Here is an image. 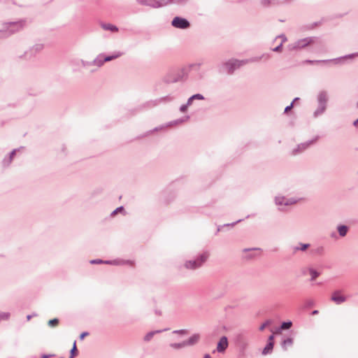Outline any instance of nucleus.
Masks as SVG:
<instances>
[{
	"instance_id": "f257e3e1",
	"label": "nucleus",
	"mask_w": 358,
	"mask_h": 358,
	"mask_svg": "<svg viewBox=\"0 0 358 358\" xmlns=\"http://www.w3.org/2000/svg\"><path fill=\"white\" fill-rule=\"evenodd\" d=\"M189 1V0H136V2L141 6L158 8L170 4L184 5Z\"/></svg>"
},
{
	"instance_id": "f03ea898",
	"label": "nucleus",
	"mask_w": 358,
	"mask_h": 358,
	"mask_svg": "<svg viewBox=\"0 0 358 358\" xmlns=\"http://www.w3.org/2000/svg\"><path fill=\"white\" fill-rule=\"evenodd\" d=\"M26 25L25 20L10 22L5 24L4 29L0 30V38L6 37L22 30Z\"/></svg>"
},
{
	"instance_id": "7ed1b4c3",
	"label": "nucleus",
	"mask_w": 358,
	"mask_h": 358,
	"mask_svg": "<svg viewBox=\"0 0 358 358\" xmlns=\"http://www.w3.org/2000/svg\"><path fill=\"white\" fill-rule=\"evenodd\" d=\"M329 96L327 91L322 90L317 95V108L313 113V117H317L326 111Z\"/></svg>"
},
{
	"instance_id": "20e7f679",
	"label": "nucleus",
	"mask_w": 358,
	"mask_h": 358,
	"mask_svg": "<svg viewBox=\"0 0 358 358\" xmlns=\"http://www.w3.org/2000/svg\"><path fill=\"white\" fill-rule=\"evenodd\" d=\"M209 257V253L204 252L196 258L187 260L184 264V267L189 270H195L201 267Z\"/></svg>"
},
{
	"instance_id": "39448f33",
	"label": "nucleus",
	"mask_w": 358,
	"mask_h": 358,
	"mask_svg": "<svg viewBox=\"0 0 358 358\" xmlns=\"http://www.w3.org/2000/svg\"><path fill=\"white\" fill-rule=\"evenodd\" d=\"M317 41V38L315 36L306 37L304 38L299 39L296 41L289 43L287 45V49L289 51L299 50L305 48L309 45L314 44Z\"/></svg>"
},
{
	"instance_id": "423d86ee",
	"label": "nucleus",
	"mask_w": 358,
	"mask_h": 358,
	"mask_svg": "<svg viewBox=\"0 0 358 358\" xmlns=\"http://www.w3.org/2000/svg\"><path fill=\"white\" fill-rule=\"evenodd\" d=\"M248 63H250L249 59L242 60L230 59L223 63L222 67L229 74H231L234 72V71Z\"/></svg>"
},
{
	"instance_id": "0eeeda50",
	"label": "nucleus",
	"mask_w": 358,
	"mask_h": 358,
	"mask_svg": "<svg viewBox=\"0 0 358 358\" xmlns=\"http://www.w3.org/2000/svg\"><path fill=\"white\" fill-rule=\"evenodd\" d=\"M122 55L123 52L120 51H116L113 52L111 55L106 57L103 54H100L93 61L90 62V66H96L97 68H99L102 66L105 62H110L115 59H117L121 57Z\"/></svg>"
},
{
	"instance_id": "6e6552de",
	"label": "nucleus",
	"mask_w": 358,
	"mask_h": 358,
	"mask_svg": "<svg viewBox=\"0 0 358 358\" xmlns=\"http://www.w3.org/2000/svg\"><path fill=\"white\" fill-rule=\"evenodd\" d=\"M275 204L278 206L280 211H285V207L294 204L296 200L294 198H287L284 196L278 195L274 199Z\"/></svg>"
},
{
	"instance_id": "1a4fd4ad",
	"label": "nucleus",
	"mask_w": 358,
	"mask_h": 358,
	"mask_svg": "<svg viewBox=\"0 0 358 358\" xmlns=\"http://www.w3.org/2000/svg\"><path fill=\"white\" fill-rule=\"evenodd\" d=\"M358 57V52L352 53L350 55H345L343 57H341L334 59H324V60H310L307 59L303 62V64H319V63H327L329 62H334L335 63H338V62L345 60L347 59H354Z\"/></svg>"
},
{
	"instance_id": "9d476101",
	"label": "nucleus",
	"mask_w": 358,
	"mask_h": 358,
	"mask_svg": "<svg viewBox=\"0 0 358 358\" xmlns=\"http://www.w3.org/2000/svg\"><path fill=\"white\" fill-rule=\"evenodd\" d=\"M318 138H319L318 136H315L311 140H309L308 141H306L304 143H301L297 145L296 147L294 148L292 150L291 154L292 155H297L299 154L302 153L306 150H307L308 148H310L312 145L315 143L317 141Z\"/></svg>"
},
{
	"instance_id": "9b49d317",
	"label": "nucleus",
	"mask_w": 358,
	"mask_h": 358,
	"mask_svg": "<svg viewBox=\"0 0 358 358\" xmlns=\"http://www.w3.org/2000/svg\"><path fill=\"white\" fill-rule=\"evenodd\" d=\"M70 64L74 72L79 71L82 68H87L90 66V62L78 58L72 59L70 62Z\"/></svg>"
},
{
	"instance_id": "f8f14e48",
	"label": "nucleus",
	"mask_w": 358,
	"mask_h": 358,
	"mask_svg": "<svg viewBox=\"0 0 358 358\" xmlns=\"http://www.w3.org/2000/svg\"><path fill=\"white\" fill-rule=\"evenodd\" d=\"M171 25L177 29H186L189 27L190 24L185 18L175 17L171 22Z\"/></svg>"
},
{
	"instance_id": "ddd939ff",
	"label": "nucleus",
	"mask_w": 358,
	"mask_h": 358,
	"mask_svg": "<svg viewBox=\"0 0 358 358\" xmlns=\"http://www.w3.org/2000/svg\"><path fill=\"white\" fill-rule=\"evenodd\" d=\"M43 49V45L42 44H36L25 52V57L27 59H31L32 57H34L36 54L40 52Z\"/></svg>"
},
{
	"instance_id": "4468645a",
	"label": "nucleus",
	"mask_w": 358,
	"mask_h": 358,
	"mask_svg": "<svg viewBox=\"0 0 358 358\" xmlns=\"http://www.w3.org/2000/svg\"><path fill=\"white\" fill-rule=\"evenodd\" d=\"M104 264H112V265H129L133 266L134 262L132 260H125L122 259H117L114 260L104 261Z\"/></svg>"
},
{
	"instance_id": "2eb2a0df",
	"label": "nucleus",
	"mask_w": 358,
	"mask_h": 358,
	"mask_svg": "<svg viewBox=\"0 0 358 358\" xmlns=\"http://www.w3.org/2000/svg\"><path fill=\"white\" fill-rule=\"evenodd\" d=\"M228 339L226 336H222L220 339L217 345V351L218 352H224L228 347Z\"/></svg>"
},
{
	"instance_id": "dca6fc26",
	"label": "nucleus",
	"mask_w": 358,
	"mask_h": 358,
	"mask_svg": "<svg viewBox=\"0 0 358 358\" xmlns=\"http://www.w3.org/2000/svg\"><path fill=\"white\" fill-rule=\"evenodd\" d=\"M189 119V116L187 115V116L182 117L181 118L177 119L176 120L171 121V122L165 124V125L162 126V127H170L172 126L180 124H182V123L188 121Z\"/></svg>"
},
{
	"instance_id": "f3484780",
	"label": "nucleus",
	"mask_w": 358,
	"mask_h": 358,
	"mask_svg": "<svg viewBox=\"0 0 358 358\" xmlns=\"http://www.w3.org/2000/svg\"><path fill=\"white\" fill-rule=\"evenodd\" d=\"M331 300L336 304H341L346 301V297L341 295L339 291H336L333 293Z\"/></svg>"
},
{
	"instance_id": "a211bd4d",
	"label": "nucleus",
	"mask_w": 358,
	"mask_h": 358,
	"mask_svg": "<svg viewBox=\"0 0 358 358\" xmlns=\"http://www.w3.org/2000/svg\"><path fill=\"white\" fill-rule=\"evenodd\" d=\"M200 339V336L197 334L192 335L189 339L185 341L186 347L187 346H192L199 342Z\"/></svg>"
},
{
	"instance_id": "6ab92c4d",
	"label": "nucleus",
	"mask_w": 358,
	"mask_h": 358,
	"mask_svg": "<svg viewBox=\"0 0 358 358\" xmlns=\"http://www.w3.org/2000/svg\"><path fill=\"white\" fill-rule=\"evenodd\" d=\"M101 27L104 30L109 31L113 33L117 32L119 30L117 27L110 23H101Z\"/></svg>"
},
{
	"instance_id": "aec40b11",
	"label": "nucleus",
	"mask_w": 358,
	"mask_h": 358,
	"mask_svg": "<svg viewBox=\"0 0 358 358\" xmlns=\"http://www.w3.org/2000/svg\"><path fill=\"white\" fill-rule=\"evenodd\" d=\"M172 99H173V98L171 96H164L162 98H160L159 99L150 101V102L148 103V104L149 105V106L152 107V106H157V104H159L161 102H163V101H172Z\"/></svg>"
},
{
	"instance_id": "412c9836",
	"label": "nucleus",
	"mask_w": 358,
	"mask_h": 358,
	"mask_svg": "<svg viewBox=\"0 0 358 358\" xmlns=\"http://www.w3.org/2000/svg\"><path fill=\"white\" fill-rule=\"evenodd\" d=\"M270 57H271V55L268 53H264L259 57H252L249 59H250V62L252 63V62H259L262 59L268 60L270 59Z\"/></svg>"
},
{
	"instance_id": "4be33fe9",
	"label": "nucleus",
	"mask_w": 358,
	"mask_h": 358,
	"mask_svg": "<svg viewBox=\"0 0 358 358\" xmlns=\"http://www.w3.org/2000/svg\"><path fill=\"white\" fill-rule=\"evenodd\" d=\"M166 329H161V330H156V331H150L148 332L144 337V341H150L152 337L156 334H159V333H162L164 331H166Z\"/></svg>"
},
{
	"instance_id": "5701e85b",
	"label": "nucleus",
	"mask_w": 358,
	"mask_h": 358,
	"mask_svg": "<svg viewBox=\"0 0 358 358\" xmlns=\"http://www.w3.org/2000/svg\"><path fill=\"white\" fill-rule=\"evenodd\" d=\"M310 247V244L309 243H299L297 245L294 246L293 248V250L294 252H296V251H305L308 248Z\"/></svg>"
},
{
	"instance_id": "b1692460",
	"label": "nucleus",
	"mask_w": 358,
	"mask_h": 358,
	"mask_svg": "<svg viewBox=\"0 0 358 358\" xmlns=\"http://www.w3.org/2000/svg\"><path fill=\"white\" fill-rule=\"evenodd\" d=\"M293 344V338H287L281 343V347L284 350H287L288 347H291Z\"/></svg>"
},
{
	"instance_id": "393cba45",
	"label": "nucleus",
	"mask_w": 358,
	"mask_h": 358,
	"mask_svg": "<svg viewBox=\"0 0 358 358\" xmlns=\"http://www.w3.org/2000/svg\"><path fill=\"white\" fill-rule=\"evenodd\" d=\"M337 229L339 235L341 237H344L348 233V227L345 225H339L338 226Z\"/></svg>"
},
{
	"instance_id": "a878e982",
	"label": "nucleus",
	"mask_w": 358,
	"mask_h": 358,
	"mask_svg": "<svg viewBox=\"0 0 358 358\" xmlns=\"http://www.w3.org/2000/svg\"><path fill=\"white\" fill-rule=\"evenodd\" d=\"M273 348V343H268L262 350V354L266 355L271 352Z\"/></svg>"
},
{
	"instance_id": "bb28decb",
	"label": "nucleus",
	"mask_w": 358,
	"mask_h": 358,
	"mask_svg": "<svg viewBox=\"0 0 358 358\" xmlns=\"http://www.w3.org/2000/svg\"><path fill=\"white\" fill-rule=\"evenodd\" d=\"M259 3L264 8L275 5L274 0H260Z\"/></svg>"
},
{
	"instance_id": "cd10ccee",
	"label": "nucleus",
	"mask_w": 358,
	"mask_h": 358,
	"mask_svg": "<svg viewBox=\"0 0 358 358\" xmlns=\"http://www.w3.org/2000/svg\"><path fill=\"white\" fill-rule=\"evenodd\" d=\"M308 271L311 276L310 280H312V281L315 280L320 274L319 272H317L316 270H315L313 268H309Z\"/></svg>"
},
{
	"instance_id": "c85d7f7f",
	"label": "nucleus",
	"mask_w": 358,
	"mask_h": 358,
	"mask_svg": "<svg viewBox=\"0 0 358 358\" xmlns=\"http://www.w3.org/2000/svg\"><path fill=\"white\" fill-rule=\"evenodd\" d=\"M170 346L173 349H181L186 347L185 341L181 343H171Z\"/></svg>"
},
{
	"instance_id": "c756f323",
	"label": "nucleus",
	"mask_w": 358,
	"mask_h": 358,
	"mask_svg": "<svg viewBox=\"0 0 358 358\" xmlns=\"http://www.w3.org/2000/svg\"><path fill=\"white\" fill-rule=\"evenodd\" d=\"M292 325V322H284L282 323L280 328L278 329V332L280 331L281 329H289Z\"/></svg>"
},
{
	"instance_id": "7c9ffc66",
	"label": "nucleus",
	"mask_w": 358,
	"mask_h": 358,
	"mask_svg": "<svg viewBox=\"0 0 358 358\" xmlns=\"http://www.w3.org/2000/svg\"><path fill=\"white\" fill-rule=\"evenodd\" d=\"M10 314L8 312H0V321L8 320L10 318Z\"/></svg>"
},
{
	"instance_id": "2f4dec72",
	"label": "nucleus",
	"mask_w": 358,
	"mask_h": 358,
	"mask_svg": "<svg viewBox=\"0 0 358 358\" xmlns=\"http://www.w3.org/2000/svg\"><path fill=\"white\" fill-rule=\"evenodd\" d=\"M76 351H77L76 342L74 341L73 345V348H72V349L71 350V352H70L71 355H70L69 358H73Z\"/></svg>"
},
{
	"instance_id": "473e14b6",
	"label": "nucleus",
	"mask_w": 358,
	"mask_h": 358,
	"mask_svg": "<svg viewBox=\"0 0 358 358\" xmlns=\"http://www.w3.org/2000/svg\"><path fill=\"white\" fill-rule=\"evenodd\" d=\"M299 98L296 97L295 98L293 101L289 105L287 106L285 108V113H287L289 110H290L292 108H293V105H294V102L299 100Z\"/></svg>"
},
{
	"instance_id": "72a5a7b5",
	"label": "nucleus",
	"mask_w": 358,
	"mask_h": 358,
	"mask_svg": "<svg viewBox=\"0 0 358 358\" xmlns=\"http://www.w3.org/2000/svg\"><path fill=\"white\" fill-rule=\"evenodd\" d=\"M12 162V159L10 158H8V157H5L3 159V165L4 166H8L10 164V163Z\"/></svg>"
},
{
	"instance_id": "f704fd0d",
	"label": "nucleus",
	"mask_w": 358,
	"mask_h": 358,
	"mask_svg": "<svg viewBox=\"0 0 358 358\" xmlns=\"http://www.w3.org/2000/svg\"><path fill=\"white\" fill-rule=\"evenodd\" d=\"M59 323V320L57 318L49 320L48 325L50 327H55Z\"/></svg>"
},
{
	"instance_id": "c9c22d12",
	"label": "nucleus",
	"mask_w": 358,
	"mask_h": 358,
	"mask_svg": "<svg viewBox=\"0 0 358 358\" xmlns=\"http://www.w3.org/2000/svg\"><path fill=\"white\" fill-rule=\"evenodd\" d=\"M192 99H194V100H203L204 99V96L201 94H194L192 96Z\"/></svg>"
},
{
	"instance_id": "e433bc0d",
	"label": "nucleus",
	"mask_w": 358,
	"mask_h": 358,
	"mask_svg": "<svg viewBox=\"0 0 358 358\" xmlns=\"http://www.w3.org/2000/svg\"><path fill=\"white\" fill-rule=\"evenodd\" d=\"M271 323V320H266L265 322H264L260 327L259 330L263 331L268 325H269Z\"/></svg>"
},
{
	"instance_id": "4c0bfd02",
	"label": "nucleus",
	"mask_w": 358,
	"mask_h": 358,
	"mask_svg": "<svg viewBox=\"0 0 358 358\" xmlns=\"http://www.w3.org/2000/svg\"><path fill=\"white\" fill-rule=\"evenodd\" d=\"M277 38H280V39H281V43H282V44H283L285 41H287V37H286V36H285V35H284V34H281V35L278 36L275 38V39H277Z\"/></svg>"
},
{
	"instance_id": "58836bf2",
	"label": "nucleus",
	"mask_w": 358,
	"mask_h": 358,
	"mask_svg": "<svg viewBox=\"0 0 358 358\" xmlns=\"http://www.w3.org/2000/svg\"><path fill=\"white\" fill-rule=\"evenodd\" d=\"M188 107L189 106L186 103L185 104H182L180 107V111L181 113H185L187 111Z\"/></svg>"
},
{
	"instance_id": "ea45409f",
	"label": "nucleus",
	"mask_w": 358,
	"mask_h": 358,
	"mask_svg": "<svg viewBox=\"0 0 358 358\" xmlns=\"http://www.w3.org/2000/svg\"><path fill=\"white\" fill-rule=\"evenodd\" d=\"M122 210H124V208L122 206H120V207L117 208L115 210H113L112 212L111 215H115L117 213L121 212Z\"/></svg>"
},
{
	"instance_id": "a19ab883",
	"label": "nucleus",
	"mask_w": 358,
	"mask_h": 358,
	"mask_svg": "<svg viewBox=\"0 0 358 358\" xmlns=\"http://www.w3.org/2000/svg\"><path fill=\"white\" fill-rule=\"evenodd\" d=\"M90 263L92 264H102L103 263V261L100 259H92L90 261Z\"/></svg>"
},
{
	"instance_id": "79ce46f5",
	"label": "nucleus",
	"mask_w": 358,
	"mask_h": 358,
	"mask_svg": "<svg viewBox=\"0 0 358 358\" xmlns=\"http://www.w3.org/2000/svg\"><path fill=\"white\" fill-rule=\"evenodd\" d=\"M173 334H187V331L185 329L176 330L173 331Z\"/></svg>"
},
{
	"instance_id": "37998d69",
	"label": "nucleus",
	"mask_w": 358,
	"mask_h": 358,
	"mask_svg": "<svg viewBox=\"0 0 358 358\" xmlns=\"http://www.w3.org/2000/svg\"><path fill=\"white\" fill-rule=\"evenodd\" d=\"M258 250H259L258 248H245V249H243V251L244 252H255Z\"/></svg>"
},
{
	"instance_id": "c03bdc74",
	"label": "nucleus",
	"mask_w": 358,
	"mask_h": 358,
	"mask_svg": "<svg viewBox=\"0 0 358 358\" xmlns=\"http://www.w3.org/2000/svg\"><path fill=\"white\" fill-rule=\"evenodd\" d=\"M282 46V43H280L279 45H278L277 47H275L273 49V51L280 52L281 50Z\"/></svg>"
},
{
	"instance_id": "a18cd8bd",
	"label": "nucleus",
	"mask_w": 358,
	"mask_h": 358,
	"mask_svg": "<svg viewBox=\"0 0 358 358\" xmlns=\"http://www.w3.org/2000/svg\"><path fill=\"white\" fill-rule=\"evenodd\" d=\"M16 152H17V150H16V149H14V150H13L10 153L8 158H10V159L13 160V157H14V156H15V155Z\"/></svg>"
},
{
	"instance_id": "49530a36",
	"label": "nucleus",
	"mask_w": 358,
	"mask_h": 358,
	"mask_svg": "<svg viewBox=\"0 0 358 358\" xmlns=\"http://www.w3.org/2000/svg\"><path fill=\"white\" fill-rule=\"evenodd\" d=\"M164 124H163L164 126ZM166 127H162V125L159 126V127H155L153 131H160V130H163V129H165Z\"/></svg>"
},
{
	"instance_id": "de8ad7c7",
	"label": "nucleus",
	"mask_w": 358,
	"mask_h": 358,
	"mask_svg": "<svg viewBox=\"0 0 358 358\" xmlns=\"http://www.w3.org/2000/svg\"><path fill=\"white\" fill-rule=\"evenodd\" d=\"M193 101H194V99H192V96H190V97L188 99V100H187V101L186 104H187L188 106H189L192 105V103H193Z\"/></svg>"
},
{
	"instance_id": "09e8293b",
	"label": "nucleus",
	"mask_w": 358,
	"mask_h": 358,
	"mask_svg": "<svg viewBox=\"0 0 358 358\" xmlns=\"http://www.w3.org/2000/svg\"><path fill=\"white\" fill-rule=\"evenodd\" d=\"M241 221H242V220H237V221H236V222H233V223H231V224H224V226H231V227H233V226H234L236 223L240 222H241Z\"/></svg>"
},
{
	"instance_id": "8fccbe9b",
	"label": "nucleus",
	"mask_w": 358,
	"mask_h": 358,
	"mask_svg": "<svg viewBox=\"0 0 358 358\" xmlns=\"http://www.w3.org/2000/svg\"><path fill=\"white\" fill-rule=\"evenodd\" d=\"M274 335L272 334L268 337V343H273Z\"/></svg>"
},
{
	"instance_id": "3c124183",
	"label": "nucleus",
	"mask_w": 358,
	"mask_h": 358,
	"mask_svg": "<svg viewBox=\"0 0 358 358\" xmlns=\"http://www.w3.org/2000/svg\"><path fill=\"white\" fill-rule=\"evenodd\" d=\"M88 335V333L87 332H83L80 335V338L82 340L86 336Z\"/></svg>"
},
{
	"instance_id": "603ef678",
	"label": "nucleus",
	"mask_w": 358,
	"mask_h": 358,
	"mask_svg": "<svg viewBox=\"0 0 358 358\" xmlns=\"http://www.w3.org/2000/svg\"><path fill=\"white\" fill-rule=\"evenodd\" d=\"M353 125L358 129V119H357L355 121H354Z\"/></svg>"
},
{
	"instance_id": "864d4df0",
	"label": "nucleus",
	"mask_w": 358,
	"mask_h": 358,
	"mask_svg": "<svg viewBox=\"0 0 358 358\" xmlns=\"http://www.w3.org/2000/svg\"><path fill=\"white\" fill-rule=\"evenodd\" d=\"M253 257H255V255L253 253H250L248 256V258H252Z\"/></svg>"
},
{
	"instance_id": "5fc2aeb1",
	"label": "nucleus",
	"mask_w": 358,
	"mask_h": 358,
	"mask_svg": "<svg viewBox=\"0 0 358 358\" xmlns=\"http://www.w3.org/2000/svg\"><path fill=\"white\" fill-rule=\"evenodd\" d=\"M51 355H44L42 356V358H48Z\"/></svg>"
},
{
	"instance_id": "6e6d98bb",
	"label": "nucleus",
	"mask_w": 358,
	"mask_h": 358,
	"mask_svg": "<svg viewBox=\"0 0 358 358\" xmlns=\"http://www.w3.org/2000/svg\"><path fill=\"white\" fill-rule=\"evenodd\" d=\"M203 358H210V355L207 354V355H206L204 356V357H203Z\"/></svg>"
},
{
	"instance_id": "4d7b16f0",
	"label": "nucleus",
	"mask_w": 358,
	"mask_h": 358,
	"mask_svg": "<svg viewBox=\"0 0 358 358\" xmlns=\"http://www.w3.org/2000/svg\"><path fill=\"white\" fill-rule=\"evenodd\" d=\"M31 318V315H29L27 316V320H29Z\"/></svg>"
},
{
	"instance_id": "13d9d810",
	"label": "nucleus",
	"mask_w": 358,
	"mask_h": 358,
	"mask_svg": "<svg viewBox=\"0 0 358 358\" xmlns=\"http://www.w3.org/2000/svg\"><path fill=\"white\" fill-rule=\"evenodd\" d=\"M317 313H318V312H317V310H314V311L313 312V315H315V314H317Z\"/></svg>"
},
{
	"instance_id": "bf43d9fd",
	"label": "nucleus",
	"mask_w": 358,
	"mask_h": 358,
	"mask_svg": "<svg viewBox=\"0 0 358 358\" xmlns=\"http://www.w3.org/2000/svg\"><path fill=\"white\" fill-rule=\"evenodd\" d=\"M357 107H358V101H357Z\"/></svg>"
}]
</instances>
